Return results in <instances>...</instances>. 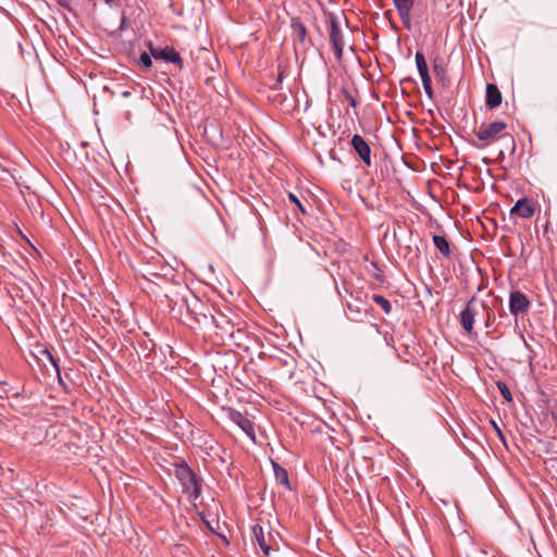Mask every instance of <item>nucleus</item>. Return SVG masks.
Here are the masks:
<instances>
[{
  "instance_id": "4468645a",
  "label": "nucleus",
  "mask_w": 557,
  "mask_h": 557,
  "mask_svg": "<svg viewBox=\"0 0 557 557\" xmlns=\"http://www.w3.org/2000/svg\"><path fill=\"white\" fill-rule=\"evenodd\" d=\"M271 463L273 467L276 483L284 486L286 490L290 491L292 486L289 483L287 470L274 460H271Z\"/></svg>"
},
{
  "instance_id": "9b49d317",
  "label": "nucleus",
  "mask_w": 557,
  "mask_h": 557,
  "mask_svg": "<svg viewBox=\"0 0 557 557\" xmlns=\"http://www.w3.org/2000/svg\"><path fill=\"white\" fill-rule=\"evenodd\" d=\"M350 144L356 151V153L359 156L361 161L367 165L371 166V147L369 144L364 140V138L358 134H355L351 137Z\"/></svg>"
},
{
  "instance_id": "423d86ee",
  "label": "nucleus",
  "mask_w": 557,
  "mask_h": 557,
  "mask_svg": "<svg viewBox=\"0 0 557 557\" xmlns=\"http://www.w3.org/2000/svg\"><path fill=\"white\" fill-rule=\"evenodd\" d=\"M329 24V37L334 49V54L337 60H341L343 57L345 44L343 39L339 16L337 14L330 13Z\"/></svg>"
},
{
  "instance_id": "0eeeda50",
  "label": "nucleus",
  "mask_w": 557,
  "mask_h": 557,
  "mask_svg": "<svg viewBox=\"0 0 557 557\" xmlns=\"http://www.w3.org/2000/svg\"><path fill=\"white\" fill-rule=\"evenodd\" d=\"M147 48L154 60H162L178 65L182 70L184 66L183 59L180 53L172 47H154L151 41L147 42Z\"/></svg>"
},
{
  "instance_id": "f03ea898",
  "label": "nucleus",
  "mask_w": 557,
  "mask_h": 557,
  "mask_svg": "<svg viewBox=\"0 0 557 557\" xmlns=\"http://www.w3.org/2000/svg\"><path fill=\"white\" fill-rule=\"evenodd\" d=\"M193 294V290L185 283H176L164 293L171 313L175 318H184L185 307Z\"/></svg>"
},
{
  "instance_id": "f257e3e1",
  "label": "nucleus",
  "mask_w": 557,
  "mask_h": 557,
  "mask_svg": "<svg viewBox=\"0 0 557 557\" xmlns=\"http://www.w3.org/2000/svg\"><path fill=\"white\" fill-rule=\"evenodd\" d=\"M213 310L211 305L202 301L193 294L185 307L184 314L186 317L185 319L183 318V321L188 324L189 327H195L196 325H213L216 329H222L220 321L212 313Z\"/></svg>"
},
{
  "instance_id": "20e7f679",
  "label": "nucleus",
  "mask_w": 557,
  "mask_h": 557,
  "mask_svg": "<svg viewBox=\"0 0 557 557\" xmlns=\"http://www.w3.org/2000/svg\"><path fill=\"white\" fill-rule=\"evenodd\" d=\"M480 311L486 312L485 326H490L491 309L485 304L479 300L475 296L467 302L465 309L460 312V324L467 334H472L475 317Z\"/></svg>"
},
{
  "instance_id": "ddd939ff",
  "label": "nucleus",
  "mask_w": 557,
  "mask_h": 557,
  "mask_svg": "<svg viewBox=\"0 0 557 557\" xmlns=\"http://www.w3.org/2000/svg\"><path fill=\"white\" fill-rule=\"evenodd\" d=\"M503 101L502 92L499 91L498 87L495 84H487L486 85V98H485V106L488 109H495L500 106Z\"/></svg>"
},
{
  "instance_id": "a878e982",
  "label": "nucleus",
  "mask_w": 557,
  "mask_h": 557,
  "mask_svg": "<svg viewBox=\"0 0 557 557\" xmlns=\"http://www.w3.org/2000/svg\"><path fill=\"white\" fill-rule=\"evenodd\" d=\"M546 453L557 455V442L550 441L546 443Z\"/></svg>"
},
{
  "instance_id": "7ed1b4c3",
  "label": "nucleus",
  "mask_w": 557,
  "mask_h": 557,
  "mask_svg": "<svg viewBox=\"0 0 557 557\" xmlns=\"http://www.w3.org/2000/svg\"><path fill=\"white\" fill-rule=\"evenodd\" d=\"M175 476L180 481L183 492L189 493L193 500L200 497L201 480L185 461L175 465Z\"/></svg>"
},
{
  "instance_id": "5701e85b",
  "label": "nucleus",
  "mask_w": 557,
  "mask_h": 557,
  "mask_svg": "<svg viewBox=\"0 0 557 557\" xmlns=\"http://www.w3.org/2000/svg\"><path fill=\"white\" fill-rule=\"evenodd\" d=\"M421 81H422V85H423V89L426 94V96L432 99L433 98V95H434V91H433V88H432V84H431V77L430 75L428 76H422L421 77Z\"/></svg>"
},
{
  "instance_id": "aec40b11",
  "label": "nucleus",
  "mask_w": 557,
  "mask_h": 557,
  "mask_svg": "<svg viewBox=\"0 0 557 557\" xmlns=\"http://www.w3.org/2000/svg\"><path fill=\"white\" fill-rule=\"evenodd\" d=\"M497 385V388L499 391V393L502 394V396L504 397V399L508 403H511L512 401V395H511V392L509 389V387L507 386V384L503 381H498L496 383Z\"/></svg>"
},
{
  "instance_id": "c756f323",
  "label": "nucleus",
  "mask_w": 557,
  "mask_h": 557,
  "mask_svg": "<svg viewBox=\"0 0 557 557\" xmlns=\"http://www.w3.org/2000/svg\"><path fill=\"white\" fill-rule=\"evenodd\" d=\"M433 70H434L436 75L444 74V67L440 63H437L436 60L434 61Z\"/></svg>"
},
{
  "instance_id": "a211bd4d",
  "label": "nucleus",
  "mask_w": 557,
  "mask_h": 557,
  "mask_svg": "<svg viewBox=\"0 0 557 557\" xmlns=\"http://www.w3.org/2000/svg\"><path fill=\"white\" fill-rule=\"evenodd\" d=\"M414 59L420 77L430 75L424 54L418 51L414 55Z\"/></svg>"
},
{
  "instance_id": "6ab92c4d",
  "label": "nucleus",
  "mask_w": 557,
  "mask_h": 557,
  "mask_svg": "<svg viewBox=\"0 0 557 557\" xmlns=\"http://www.w3.org/2000/svg\"><path fill=\"white\" fill-rule=\"evenodd\" d=\"M372 300H373L376 305H379V306L382 308V310H383L386 314H388V313H391V312H392V305H391L389 300H387V299H386L385 297H383L382 295L374 294V295L372 296Z\"/></svg>"
},
{
  "instance_id": "7c9ffc66",
  "label": "nucleus",
  "mask_w": 557,
  "mask_h": 557,
  "mask_svg": "<svg viewBox=\"0 0 557 557\" xmlns=\"http://www.w3.org/2000/svg\"><path fill=\"white\" fill-rule=\"evenodd\" d=\"M57 1H58V3H59L62 8L67 9V10H71L70 4H71L72 0H57Z\"/></svg>"
},
{
  "instance_id": "2f4dec72",
  "label": "nucleus",
  "mask_w": 557,
  "mask_h": 557,
  "mask_svg": "<svg viewBox=\"0 0 557 557\" xmlns=\"http://www.w3.org/2000/svg\"><path fill=\"white\" fill-rule=\"evenodd\" d=\"M144 276L146 278H149V276H159V274L157 272H153V271H150V270H147V273L144 274Z\"/></svg>"
},
{
  "instance_id": "2eb2a0df",
  "label": "nucleus",
  "mask_w": 557,
  "mask_h": 557,
  "mask_svg": "<svg viewBox=\"0 0 557 557\" xmlns=\"http://www.w3.org/2000/svg\"><path fill=\"white\" fill-rule=\"evenodd\" d=\"M39 354L42 356V358H40V361H42L44 366L47 367V363L45 360H49L50 366L52 367L57 376L61 381V373H60V367L58 363V359L54 358L53 355L46 347H41L39 349Z\"/></svg>"
},
{
  "instance_id": "6e6552de",
  "label": "nucleus",
  "mask_w": 557,
  "mask_h": 557,
  "mask_svg": "<svg viewBox=\"0 0 557 557\" xmlns=\"http://www.w3.org/2000/svg\"><path fill=\"white\" fill-rule=\"evenodd\" d=\"M228 419L234 422L240 430L253 442L256 443V431L255 423L249 419L247 413H243L238 410L228 408L227 409Z\"/></svg>"
},
{
  "instance_id": "1a4fd4ad",
  "label": "nucleus",
  "mask_w": 557,
  "mask_h": 557,
  "mask_svg": "<svg viewBox=\"0 0 557 557\" xmlns=\"http://www.w3.org/2000/svg\"><path fill=\"white\" fill-rule=\"evenodd\" d=\"M251 533H252V543L253 545H258L262 557H270L271 553V541L272 536L270 532L265 533L264 528L260 524H253L251 527Z\"/></svg>"
},
{
  "instance_id": "c9c22d12",
  "label": "nucleus",
  "mask_w": 557,
  "mask_h": 557,
  "mask_svg": "<svg viewBox=\"0 0 557 557\" xmlns=\"http://www.w3.org/2000/svg\"><path fill=\"white\" fill-rule=\"evenodd\" d=\"M124 23H125V17L122 18V24H121V28L124 27Z\"/></svg>"
},
{
  "instance_id": "9d476101",
  "label": "nucleus",
  "mask_w": 557,
  "mask_h": 557,
  "mask_svg": "<svg viewBox=\"0 0 557 557\" xmlns=\"http://www.w3.org/2000/svg\"><path fill=\"white\" fill-rule=\"evenodd\" d=\"M531 302L529 298L520 290H512L509 295V311L512 315L518 317L528 312Z\"/></svg>"
},
{
  "instance_id": "393cba45",
  "label": "nucleus",
  "mask_w": 557,
  "mask_h": 557,
  "mask_svg": "<svg viewBox=\"0 0 557 557\" xmlns=\"http://www.w3.org/2000/svg\"><path fill=\"white\" fill-rule=\"evenodd\" d=\"M288 198L292 202H294L298 207V209L301 211V213L307 214L306 208L304 207V205L301 203V201L295 194L289 193Z\"/></svg>"
},
{
  "instance_id": "e433bc0d",
  "label": "nucleus",
  "mask_w": 557,
  "mask_h": 557,
  "mask_svg": "<svg viewBox=\"0 0 557 557\" xmlns=\"http://www.w3.org/2000/svg\"><path fill=\"white\" fill-rule=\"evenodd\" d=\"M524 345L529 347L528 342L523 338Z\"/></svg>"
},
{
  "instance_id": "412c9836",
  "label": "nucleus",
  "mask_w": 557,
  "mask_h": 557,
  "mask_svg": "<svg viewBox=\"0 0 557 557\" xmlns=\"http://www.w3.org/2000/svg\"><path fill=\"white\" fill-rule=\"evenodd\" d=\"M411 10L412 9H405V11H397L404 26L407 28V29H410L411 27Z\"/></svg>"
},
{
  "instance_id": "f704fd0d",
  "label": "nucleus",
  "mask_w": 557,
  "mask_h": 557,
  "mask_svg": "<svg viewBox=\"0 0 557 557\" xmlns=\"http://www.w3.org/2000/svg\"><path fill=\"white\" fill-rule=\"evenodd\" d=\"M283 75H284V74H283V72H281V73L278 74V76H277V83H281V82H282V79H283Z\"/></svg>"
},
{
  "instance_id": "c85d7f7f",
  "label": "nucleus",
  "mask_w": 557,
  "mask_h": 557,
  "mask_svg": "<svg viewBox=\"0 0 557 557\" xmlns=\"http://www.w3.org/2000/svg\"><path fill=\"white\" fill-rule=\"evenodd\" d=\"M344 95H345V98L348 100L349 104L352 108H355L357 106V101H356L355 97L346 90H344Z\"/></svg>"
},
{
  "instance_id": "39448f33",
  "label": "nucleus",
  "mask_w": 557,
  "mask_h": 557,
  "mask_svg": "<svg viewBox=\"0 0 557 557\" xmlns=\"http://www.w3.org/2000/svg\"><path fill=\"white\" fill-rule=\"evenodd\" d=\"M507 128V124L503 121H495L488 124H482L478 131L474 132L475 136L479 140L484 141L485 144H490L492 141L497 140L499 137H508L509 141V150L510 153H515L516 151V141L515 138L509 135L502 133Z\"/></svg>"
},
{
  "instance_id": "473e14b6",
  "label": "nucleus",
  "mask_w": 557,
  "mask_h": 557,
  "mask_svg": "<svg viewBox=\"0 0 557 557\" xmlns=\"http://www.w3.org/2000/svg\"><path fill=\"white\" fill-rule=\"evenodd\" d=\"M552 419L555 422V425L557 426V411L552 412Z\"/></svg>"
},
{
  "instance_id": "72a5a7b5",
  "label": "nucleus",
  "mask_w": 557,
  "mask_h": 557,
  "mask_svg": "<svg viewBox=\"0 0 557 557\" xmlns=\"http://www.w3.org/2000/svg\"><path fill=\"white\" fill-rule=\"evenodd\" d=\"M129 96H131V91H128V90H125L122 92V97H124V98H127Z\"/></svg>"
},
{
  "instance_id": "f8f14e48",
  "label": "nucleus",
  "mask_w": 557,
  "mask_h": 557,
  "mask_svg": "<svg viewBox=\"0 0 557 557\" xmlns=\"http://www.w3.org/2000/svg\"><path fill=\"white\" fill-rule=\"evenodd\" d=\"M535 212V203L532 199L523 197L519 199L510 209V214H516L522 219H530Z\"/></svg>"
},
{
  "instance_id": "b1692460",
  "label": "nucleus",
  "mask_w": 557,
  "mask_h": 557,
  "mask_svg": "<svg viewBox=\"0 0 557 557\" xmlns=\"http://www.w3.org/2000/svg\"><path fill=\"white\" fill-rule=\"evenodd\" d=\"M151 58L152 55L150 54V52H143L139 57V62L146 70L152 66Z\"/></svg>"
},
{
  "instance_id": "bb28decb",
  "label": "nucleus",
  "mask_w": 557,
  "mask_h": 557,
  "mask_svg": "<svg viewBox=\"0 0 557 557\" xmlns=\"http://www.w3.org/2000/svg\"><path fill=\"white\" fill-rule=\"evenodd\" d=\"M9 397V389L7 382H0V399H4Z\"/></svg>"
},
{
  "instance_id": "cd10ccee",
  "label": "nucleus",
  "mask_w": 557,
  "mask_h": 557,
  "mask_svg": "<svg viewBox=\"0 0 557 557\" xmlns=\"http://www.w3.org/2000/svg\"><path fill=\"white\" fill-rule=\"evenodd\" d=\"M492 423V426L494 429V431L496 432L497 436L499 437V440L505 443V435L503 433V431L500 430V428L498 426V424L495 422V421H491Z\"/></svg>"
},
{
  "instance_id": "dca6fc26",
  "label": "nucleus",
  "mask_w": 557,
  "mask_h": 557,
  "mask_svg": "<svg viewBox=\"0 0 557 557\" xmlns=\"http://www.w3.org/2000/svg\"><path fill=\"white\" fill-rule=\"evenodd\" d=\"M292 29L299 42L304 44L307 37V28L305 24L298 18H292Z\"/></svg>"
},
{
  "instance_id": "4be33fe9",
  "label": "nucleus",
  "mask_w": 557,
  "mask_h": 557,
  "mask_svg": "<svg viewBox=\"0 0 557 557\" xmlns=\"http://www.w3.org/2000/svg\"><path fill=\"white\" fill-rule=\"evenodd\" d=\"M396 11H405V9H412L414 0H393Z\"/></svg>"
},
{
  "instance_id": "f3484780",
  "label": "nucleus",
  "mask_w": 557,
  "mask_h": 557,
  "mask_svg": "<svg viewBox=\"0 0 557 557\" xmlns=\"http://www.w3.org/2000/svg\"><path fill=\"white\" fill-rule=\"evenodd\" d=\"M433 243L436 249L445 257L449 258L451 255L450 245L448 240L441 235L433 236Z\"/></svg>"
}]
</instances>
